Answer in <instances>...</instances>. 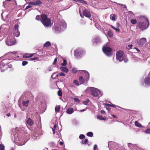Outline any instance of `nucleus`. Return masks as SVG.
<instances>
[{
	"mask_svg": "<svg viewBox=\"0 0 150 150\" xmlns=\"http://www.w3.org/2000/svg\"><path fill=\"white\" fill-rule=\"evenodd\" d=\"M57 127V125H55L54 127H53V128L54 129H55Z\"/></svg>",
	"mask_w": 150,
	"mask_h": 150,
	"instance_id": "62",
	"label": "nucleus"
},
{
	"mask_svg": "<svg viewBox=\"0 0 150 150\" xmlns=\"http://www.w3.org/2000/svg\"><path fill=\"white\" fill-rule=\"evenodd\" d=\"M100 42V38L98 36H95L93 40V43L94 45H96Z\"/></svg>",
	"mask_w": 150,
	"mask_h": 150,
	"instance_id": "7",
	"label": "nucleus"
},
{
	"mask_svg": "<svg viewBox=\"0 0 150 150\" xmlns=\"http://www.w3.org/2000/svg\"><path fill=\"white\" fill-rule=\"evenodd\" d=\"M29 54L26 53L24 54L23 55V58H28L30 57Z\"/></svg>",
	"mask_w": 150,
	"mask_h": 150,
	"instance_id": "30",
	"label": "nucleus"
},
{
	"mask_svg": "<svg viewBox=\"0 0 150 150\" xmlns=\"http://www.w3.org/2000/svg\"><path fill=\"white\" fill-rule=\"evenodd\" d=\"M58 95L59 96H62V92L61 90H59L58 91Z\"/></svg>",
	"mask_w": 150,
	"mask_h": 150,
	"instance_id": "38",
	"label": "nucleus"
},
{
	"mask_svg": "<svg viewBox=\"0 0 150 150\" xmlns=\"http://www.w3.org/2000/svg\"><path fill=\"white\" fill-rule=\"evenodd\" d=\"M18 27L19 26L18 24L15 25L14 27V30L16 31L19 30L18 29Z\"/></svg>",
	"mask_w": 150,
	"mask_h": 150,
	"instance_id": "32",
	"label": "nucleus"
},
{
	"mask_svg": "<svg viewBox=\"0 0 150 150\" xmlns=\"http://www.w3.org/2000/svg\"><path fill=\"white\" fill-rule=\"evenodd\" d=\"M97 148V145L96 144H95L93 146V149L94 150H95Z\"/></svg>",
	"mask_w": 150,
	"mask_h": 150,
	"instance_id": "52",
	"label": "nucleus"
},
{
	"mask_svg": "<svg viewBox=\"0 0 150 150\" xmlns=\"http://www.w3.org/2000/svg\"><path fill=\"white\" fill-rule=\"evenodd\" d=\"M3 67H0V71L2 72H3L5 71V69H3Z\"/></svg>",
	"mask_w": 150,
	"mask_h": 150,
	"instance_id": "45",
	"label": "nucleus"
},
{
	"mask_svg": "<svg viewBox=\"0 0 150 150\" xmlns=\"http://www.w3.org/2000/svg\"><path fill=\"white\" fill-rule=\"evenodd\" d=\"M55 111L57 112H59L60 110V108L59 106H56L55 108Z\"/></svg>",
	"mask_w": 150,
	"mask_h": 150,
	"instance_id": "31",
	"label": "nucleus"
},
{
	"mask_svg": "<svg viewBox=\"0 0 150 150\" xmlns=\"http://www.w3.org/2000/svg\"><path fill=\"white\" fill-rule=\"evenodd\" d=\"M6 115L8 116H11V115L10 113H8L6 114Z\"/></svg>",
	"mask_w": 150,
	"mask_h": 150,
	"instance_id": "64",
	"label": "nucleus"
},
{
	"mask_svg": "<svg viewBox=\"0 0 150 150\" xmlns=\"http://www.w3.org/2000/svg\"><path fill=\"white\" fill-rule=\"evenodd\" d=\"M36 19L38 20H40L41 21V16H40V15H37L36 17Z\"/></svg>",
	"mask_w": 150,
	"mask_h": 150,
	"instance_id": "34",
	"label": "nucleus"
},
{
	"mask_svg": "<svg viewBox=\"0 0 150 150\" xmlns=\"http://www.w3.org/2000/svg\"><path fill=\"white\" fill-rule=\"evenodd\" d=\"M146 42V39L145 38H142L138 42L139 45L142 47L145 44Z\"/></svg>",
	"mask_w": 150,
	"mask_h": 150,
	"instance_id": "8",
	"label": "nucleus"
},
{
	"mask_svg": "<svg viewBox=\"0 0 150 150\" xmlns=\"http://www.w3.org/2000/svg\"><path fill=\"white\" fill-rule=\"evenodd\" d=\"M89 101V100L88 99L87 100L83 102V103L84 104L86 105L88 103Z\"/></svg>",
	"mask_w": 150,
	"mask_h": 150,
	"instance_id": "46",
	"label": "nucleus"
},
{
	"mask_svg": "<svg viewBox=\"0 0 150 150\" xmlns=\"http://www.w3.org/2000/svg\"><path fill=\"white\" fill-rule=\"evenodd\" d=\"M134 124L136 126L139 127H140L142 126V125L140 123H139L137 121H136L135 122Z\"/></svg>",
	"mask_w": 150,
	"mask_h": 150,
	"instance_id": "23",
	"label": "nucleus"
},
{
	"mask_svg": "<svg viewBox=\"0 0 150 150\" xmlns=\"http://www.w3.org/2000/svg\"><path fill=\"white\" fill-rule=\"evenodd\" d=\"M14 34L15 36L18 37L20 35V33L19 30L15 31L14 30Z\"/></svg>",
	"mask_w": 150,
	"mask_h": 150,
	"instance_id": "18",
	"label": "nucleus"
},
{
	"mask_svg": "<svg viewBox=\"0 0 150 150\" xmlns=\"http://www.w3.org/2000/svg\"><path fill=\"white\" fill-rule=\"evenodd\" d=\"M115 30L117 33L120 32V30L119 28H116L115 29Z\"/></svg>",
	"mask_w": 150,
	"mask_h": 150,
	"instance_id": "51",
	"label": "nucleus"
},
{
	"mask_svg": "<svg viewBox=\"0 0 150 150\" xmlns=\"http://www.w3.org/2000/svg\"><path fill=\"white\" fill-rule=\"evenodd\" d=\"M67 61L65 59H63V62L61 64V65L62 66H65L67 65Z\"/></svg>",
	"mask_w": 150,
	"mask_h": 150,
	"instance_id": "28",
	"label": "nucleus"
},
{
	"mask_svg": "<svg viewBox=\"0 0 150 150\" xmlns=\"http://www.w3.org/2000/svg\"><path fill=\"white\" fill-rule=\"evenodd\" d=\"M8 67L9 68H11L12 67V65L11 64H10L9 63H8Z\"/></svg>",
	"mask_w": 150,
	"mask_h": 150,
	"instance_id": "55",
	"label": "nucleus"
},
{
	"mask_svg": "<svg viewBox=\"0 0 150 150\" xmlns=\"http://www.w3.org/2000/svg\"><path fill=\"white\" fill-rule=\"evenodd\" d=\"M97 118L98 119H99L101 120H105L106 118L105 117H103L102 116L98 115L97 116Z\"/></svg>",
	"mask_w": 150,
	"mask_h": 150,
	"instance_id": "17",
	"label": "nucleus"
},
{
	"mask_svg": "<svg viewBox=\"0 0 150 150\" xmlns=\"http://www.w3.org/2000/svg\"><path fill=\"white\" fill-rule=\"evenodd\" d=\"M28 5H36L35 1L30 2L29 3Z\"/></svg>",
	"mask_w": 150,
	"mask_h": 150,
	"instance_id": "39",
	"label": "nucleus"
},
{
	"mask_svg": "<svg viewBox=\"0 0 150 150\" xmlns=\"http://www.w3.org/2000/svg\"><path fill=\"white\" fill-rule=\"evenodd\" d=\"M27 122L30 126H32L33 124V122L30 118L28 119Z\"/></svg>",
	"mask_w": 150,
	"mask_h": 150,
	"instance_id": "12",
	"label": "nucleus"
},
{
	"mask_svg": "<svg viewBox=\"0 0 150 150\" xmlns=\"http://www.w3.org/2000/svg\"><path fill=\"white\" fill-rule=\"evenodd\" d=\"M112 116L114 118H117L116 116L114 115H112Z\"/></svg>",
	"mask_w": 150,
	"mask_h": 150,
	"instance_id": "60",
	"label": "nucleus"
},
{
	"mask_svg": "<svg viewBox=\"0 0 150 150\" xmlns=\"http://www.w3.org/2000/svg\"><path fill=\"white\" fill-rule=\"evenodd\" d=\"M124 54V52L121 50H119L117 52L116 54V59L117 60L120 62H122L123 58L122 57Z\"/></svg>",
	"mask_w": 150,
	"mask_h": 150,
	"instance_id": "5",
	"label": "nucleus"
},
{
	"mask_svg": "<svg viewBox=\"0 0 150 150\" xmlns=\"http://www.w3.org/2000/svg\"><path fill=\"white\" fill-rule=\"evenodd\" d=\"M106 109L108 110H109H109H110V108H109V107H106Z\"/></svg>",
	"mask_w": 150,
	"mask_h": 150,
	"instance_id": "61",
	"label": "nucleus"
},
{
	"mask_svg": "<svg viewBox=\"0 0 150 150\" xmlns=\"http://www.w3.org/2000/svg\"><path fill=\"white\" fill-rule=\"evenodd\" d=\"M83 13L84 16L87 18H90L91 17V14L90 12H89L87 9H84L83 11Z\"/></svg>",
	"mask_w": 150,
	"mask_h": 150,
	"instance_id": "10",
	"label": "nucleus"
},
{
	"mask_svg": "<svg viewBox=\"0 0 150 150\" xmlns=\"http://www.w3.org/2000/svg\"><path fill=\"white\" fill-rule=\"evenodd\" d=\"M28 62L27 61H24L22 62V65L23 66H24L26 65L28 63Z\"/></svg>",
	"mask_w": 150,
	"mask_h": 150,
	"instance_id": "43",
	"label": "nucleus"
},
{
	"mask_svg": "<svg viewBox=\"0 0 150 150\" xmlns=\"http://www.w3.org/2000/svg\"><path fill=\"white\" fill-rule=\"evenodd\" d=\"M74 83L77 86L79 85V83L78 81L76 80H74Z\"/></svg>",
	"mask_w": 150,
	"mask_h": 150,
	"instance_id": "41",
	"label": "nucleus"
},
{
	"mask_svg": "<svg viewBox=\"0 0 150 150\" xmlns=\"http://www.w3.org/2000/svg\"><path fill=\"white\" fill-rule=\"evenodd\" d=\"M4 145L0 144V150H4Z\"/></svg>",
	"mask_w": 150,
	"mask_h": 150,
	"instance_id": "42",
	"label": "nucleus"
},
{
	"mask_svg": "<svg viewBox=\"0 0 150 150\" xmlns=\"http://www.w3.org/2000/svg\"><path fill=\"white\" fill-rule=\"evenodd\" d=\"M137 21L135 19H132L131 20V23L133 24H135L137 23Z\"/></svg>",
	"mask_w": 150,
	"mask_h": 150,
	"instance_id": "26",
	"label": "nucleus"
},
{
	"mask_svg": "<svg viewBox=\"0 0 150 150\" xmlns=\"http://www.w3.org/2000/svg\"><path fill=\"white\" fill-rule=\"evenodd\" d=\"M102 113H105V111H104V110H102L101 111H100Z\"/></svg>",
	"mask_w": 150,
	"mask_h": 150,
	"instance_id": "59",
	"label": "nucleus"
},
{
	"mask_svg": "<svg viewBox=\"0 0 150 150\" xmlns=\"http://www.w3.org/2000/svg\"><path fill=\"white\" fill-rule=\"evenodd\" d=\"M57 61V58H55L54 59V61L53 62V64H56Z\"/></svg>",
	"mask_w": 150,
	"mask_h": 150,
	"instance_id": "49",
	"label": "nucleus"
},
{
	"mask_svg": "<svg viewBox=\"0 0 150 150\" xmlns=\"http://www.w3.org/2000/svg\"><path fill=\"white\" fill-rule=\"evenodd\" d=\"M108 34L110 37H111L113 36V33L111 31H109L108 32Z\"/></svg>",
	"mask_w": 150,
	"mask_h": 150,
	"instance_id": "40",
	"label": "nucleus"
},
{
	"mask_svg": "<svg viewBox=\"0 0 150 150\" xmlns=\"http://www.w3.org/2000/svg\"><path fill=\"white\" fill-rule=\"evenodd\" d=\"M104 105H106V106L111 107H113V108L115 107H116V106L115 105H114L112 104H109L105 103V104H104Z\"/></svg>",
	"mask_w": 150,
	"mask_h": 150,
	"instance_id": "24",
	"label": "nucleus"
},
{
	"mask_svg": "<svg viewBox=\"0 0 150 150\" xmlns=\"http://www.w3.org/2000/svg\"><path fill=\"white\" fill-rule=\"evenodd\" d=\"M31 7H32V6H31V5H29L28 6H27L26 7L25 9L26 10V9H28L29 8H31Z\"/></svg>",
	"mask_w": 150,
	"mask_h": 150,
	"instance_id": "50",
	"label": "nucleus"
},
{
	"mask_svg": "<svg viewBox=\"0 0 150 150\" xmlns=\"http://www.w3.org/2000/svg\"><path fill=\"white\" fill-rule=\"evenodd\" d=\"M133 45H128V47H129V49H131L132 47V46Z\"/></svg>",
	"mask_w": 150,
	"mask_h": 150,
	"instance_id": "54",
	"label": "nucleus"
},
{
	"mask_svg": "<svg viewBox=\"0 0 150 150\" xmlns=\"http://www.w3.org/2000/svg\"><path fill=\"white\" fill-rule=\"evenodd\" d=\"M85 136L84 134H81L80 135L79 138L81 139H82L85 138Z\"/></svg>",
	"mask_w": 150,
	"mask_h": 150,
	"instance_id": "36",
	"label": "nucleus"
},
{
	"mask_svg": "<svg viewBox=\"0 0 150 150\" xmlns=\"http://www.w3.org/2000/svg\"><path fill=\"white\" fill-rule=\"evenodd\" d=\"M29 102V100H27L26 101H23L22 102V104L23 106H25L26 107H27L28 106V104Z\"/></svg>",
	"mask_w": 150,
	"mask_h": 150,
	"instance_id": "16",
	"label": "nucleus"
},
{
	"mask_svg": "<svg viewBox=\"0 0 150 150\" xmlns=\"http://www.w3.org/2000/svg\"><path fill=\"white\" fill-rule=\"evenodd\" d=\"M33 54H29L30 57H33Z\"/></svg>",
	"mask_w": 150,
	"mask_h": 150,
	"instance_id": "58",
	"label": "nucleus"
},
{
	"mask_svg": "<svg viewBox=\"0 0 150 150\" xmlns=\"http://www.w3.org/2000/svg\"><path fill=\"white\" fill-rule=\"evenodd\" d=\"M5 60H4L1 61L0 63V66L2 67H4L5 66Z\"/></svg>",
	"mask_w": 150,
	"mask_h": 150,
	"instance_id": "21",
	"label": "nucleus"
},
{
	"mask_svg": "<svg viewBox=\"0 0 150 150\" xmlns=\"http://www.w3.org/2000/svg\"><path fill=\"white\" fill-rule=\"evenodd\" d=\"M63 142H60L59 144L60 146H62L63 144Z\"/></svg>",
	"mask_w": 150,
	"mask_h": 150,
	"instance_id": "57",
	"label": "nucleus"
},
{
	"mask_svg": "<svg viewBox=\"0 0 150 150\" xmlns=\"http://www.w3.org/2000/svg\"><path fill=\"white\" fill-rule=\"evenodd\" d=\"M134 49H135L138 52H140V50L137 48L135 47H134Z\"/></svg>",
	"mask_w": 150,
	"mask_h": 150,
	"instance_id": "56",
	"label": "nucleus"
},
{
	"mask_svg": "<svg viewBox=\"0 0 150 150\" xmlns=\"http://www.w3.org/2000/svg\"><path fill=\"white\" fill-rule=\"evenodd\" d=\"M74 100L76 102H78V103L80 102V100L79 99L77 98H74Z\"/></svg>",
	"mask_w": 150,
	"mask_h": 150,
	"instance_id": "47",
	"label": "nucleus"
},
{
	"mask_svg": "<svg viewBox=\"0 0 150 150\" xmlns=\"http://www.w3.org/2000/svg\"><path fill=\"white\" fill-rule=\"evenodd\" d=\"M74 112L73 109L72 108H70L67 109V112L69 114H71L73 113Z\"/></svg>",
	"mask_w": 150,
	"mask_h": 150,
	"instance_id": "13",
	"label": "nucleus"
},
{
	"mask_svg": "<svg viewBox=\"0 0 150 150\" xmlns=\"http://www.w3.org/2000/svg\"><path fill=\"white\" fill-rule=\"evenodd\" d=\"M88 142V140L87 139H85L84 140H82L81 141V144H87Z\"/></svg>",
	"mask_w": 150,
	"mask_h": 150,
	"instance_id": "20",
	"label": "nucleus"
},
{
	"mask_svg": "<svg viewBox=\"0 0 150 150\" xmlns=\"http://www.w3.org/2000/svg\"><path fill=\"white\" fill-rule=\"evenodd\" d=\"M103 52L108 57H110L112 55L111 52L112 49L109 47H107L104 45L103 47Z\"/></svg>",
	"mask_w": 150,
	"mask_h": 150,
	"instance_id": "4",
	"label": "nucleus"
},
{
	"mask_svg": "<svg viewBox=\"0 0 150 150\" xmlns=\"http://www.w3.org/2000/svg\"><path fill=\"white\" fill-rule=\"evenodd\" d=\"M80 52H81V50L79 49H76L74 51V54L76 56L80 55L79 53Z\"/></svg>",
	"mask_w": 150,
	"mask_h": 150,
	"instance_id": "14",
	"label": "nucleus"
},
{
	"mask_svg": "<svg viewBox=\"0 0 150 150\" xmlns=\"http://www.w3.org/2000/svg\"><path fill=\"white\" fill-rule=\"evenodd\" d=\"M77 1L80 3H82L84 4H87L86 2L83 0H77Z\"/></svg>",
	"mask_w": 150,
	"mask_h": 150,
	"instance_id": "37",
	"label": "nucleus"
},
{
	"mask_svg": "<svg viewBox=\"0 0 150 150\" xmlns=\"http://www.w3.org/2000/svg\"><path fill=\"white\" fill-rule=\"evenodd\" d=\"M38 59V58L37 57H35V58H31L30 59V60H32V61H33V60H36L37 59Z\"/></svg>",
	"mask_w": 150,
	"mask_h": 150,
	"instance_id": "53",
	"label": "nucleus"
},
{
	"mask_svg": "<svg viewBox=\"0 0 150 150\" xmlns=\"http://www.w3.org/2000/svg\"><path fill=\"white\" fill-rule=\"evenodd\" d=\"M144 82L145 84L150 86V74H149L148 76L145 78Z\"/></svg>",
	"mask_w": 150,
	"mask_h": 150,
	"instance_id": "9",
	"label": "nucleus"
},
{
	"mask_svg": "<svg viewBox=\"0 0 150 150\" xmlns=\"http://www.w3.org/2000/svg\"><path fill=\"white\" fill-rule=\"evenodd\" d=\"M71 71L72 73H75L77 71L75 68H73L71 70Z\"/></svg>",
	"mask_w": 150,
	"mask_h": 150,
	"instance_id": "44",
	"label": "nucleus"
},
{
	"mask_svg": "<svg viewBox=\"0 0 150 150\" xmlns=\"http://www.w3.org/2000/svg\"><path fill=\"white\" fill-rule=\"evenodd\" d=\"M41 22L46 27H48L51 24V20L45 14L41 15Z\"/></svg>",
	"mask_w": 150,
	"mask_h": 150,
	"instance_id": "2",
	"label": "nucleus"
},
{
	"mask_svg": "<svg viewBox=\"0 0 150 150\" xmlns=\"http://www.w3.org/2000/svg\"><path fill=\"white\" fill-rule=\"evenodd\" d=\"M87 135L88 136L92 137L93 136V133L92 132H88L87 133Z\"/></svg>",
	"mask_w": 150,
	"mask_h": 150,
	"instance_id": "25",
	"label": "nucleus"
},
{
	"mask_svg": "<svg viewBox=\"0 0 150 150\" xmlns=\"http://www.w3.org/2000/svg\"><path fill=\"white\" fill-rule=\"evenodd\" d=\"M115 15L114 14H111L110 16V18L112 20L115 21Z\"/></svg>",
	"mask_w": 150,
	"mask_h": 150,
	"instance_id": "29",
	"label": "nucleus"
},
{
	"mask_svg": "<svg viewBox=\"0 0 150 150\" xmlns=\"http://www.w3.org/2000/svg\"><path fill=\"white\" fill-rule=\"evenodd\" d=\"M90 92L91 94L94 97H100L102 96L100 91L96 88H91Z\"/></svg>",
	"mask_w": 150,
	"mask_h": 150,
	"instance_id": "3",
	"label": "nucleus"
},
{
	"mask_svg": "<svg viewBox=\"0 0 150 150\" xmlns=\"http://www.w3.org/2000/svg\"><path fill=\"white\" fill-rule=\"evenodd\" d=\"M144 132L147 134H150V129L148 128L144 131Z\"/></svg>",
	"mask_w": 150,
	"mask_h": 150,
	"instance_id": "35",
	"label": "nucleus"
},
{
	"mask_svg": "<svg viewBox=\"0 0 150 150\" xmlns=\"http://www.w3.org/2000/svg\"><path fill=\"white\" fill-rule=\"evenodd\" d=\"M59 75L60 76H65V74L63 72H61V73H60L59 74Z\"/></svg>",
	"mask_w": 150,
	"mask_h": 150,
	"instance_id": "48",
	"label": "nucleus"
},
{
	"mask_svg": "<svg viewBox=\"0 0 150 150\" xmlns=\"http://www.w3.org/2000/svg\"><path fill=\"white\" fill-rule=\"evenodd\" d=\"M67 25L65 22H62L60 23L59 26L60 27V30H64L66 28Z\"/></svg>",
	"mask_w": 150,
	"mask_h": 150,
	"instance_id": "11",
	"label": "nucleus"
},
{
	"mask_svg": "<svg viewBox=\"0 0 150 150\" xmlns=\"http://www.w3.org/2000/svg\"><path fill=\"white\" fill-rule=\"evenodd\" d=\"M139 17L142 20H145L146 22H138L137 24L136 28L140 31H142L147 28L149 25V21L148 19L144 16H140Z\"/></svg>",
	"mask_w": 150,
	"mask_h": 150,
	"instance_id": "1",
	"label": "nucleus"
},
{
	"mask_svg": "<svg viewBox=\"0 0 150 150\" xmlns=\"http://www.w3.org/2000/svg\"><path fill=\"white\" fill-rule=\"evenodd\" d=\"M35 3L36 5L40 6V5L42 4V2L40 0H38L37 1H35Z\"/></svg>",
	"mask_w": 150,
	"mask_h": 150,
	"instance_id": "27",
	"label": "nucleus"
},
{
	"mask_svg": "<svg viewBox=\"0 0 150 150\" xmlns=\"http://www.w3.org/2000/svg\"><path fill=\"white\" fill-rule=\"evenodd\" d=\"M111 28L115 30V27H114L112 25H111Z\"/></svg>",
	"mask_w": 150,
	"mask_h": 150,
	"instance_id": "63",
	"label": "nucleus"
},
{
	"mask_svg": "<svg viewBox=\"0 0 150 150\" xmlns=\"http://www.w3.org/2000/svg\"><path fill=\"white\" fill-rule=\"evenodd\" d=\"M60 69L61 71H63L67 73L68 71V69L66 67H61L60 68Z\"/></svg>",
	"mask_w": 150,
	"mask_h": 150,
	"instance_id": "15",
	"label": "nucleus"
},
{
	"mask_svg": "<svg viewBox=\"0 0 150 150\" xmlns=\"http://www.w3.org/2000/svg\"><path fill=\"white\" fill-rule=\"evenodd\" d=\"M51 43L50 42L47 41L45 42L44 44V46L45 47H48L51 45Z\"/></svg>",
	"mask_w": 150,
	"mask_h": 150,
	"instance_id": "22",
	"label": "nucleus"
},
{
	"mask_svg": "<svg viewBox=\"0 0 150 150\" xmlns=\"http://www.w3.org/2000/svg\"><path fill=\"white\" fill-rule=\"evenodd\" d=\"M54 29L56 31H59L60 29V27L59 26H59L58 25H57V26H55L54 27Z\"/></svg>",
	"mask_w": 150,
	"mask_h": 150,
	"instance_id": "33",
	"label": "nucleus"
},
{
	"mask_svg": "<svg viewBox=\"0 0 150 150\" xmlns=\"http://www.w3.org/2000/svg\"><path fill=\"white\" fill-rule=\"evenodd\" d=\"M6 42L7 45L11 46L14 45L15 43L16 40L13 37L11 38L8 37L7 38Z\"/></svg>",
	"mask_w": 150,
	"mask_h": 150,
	"instance_id": "6",
	"label": "nucleus"
},
{
	"mask_svg": "<svg viewBox=\"0 0 150 150\" xmlns=\"http://www.w3.org/2000/svg\"><path fill=\"white\" fill-rule=\"evenodd\" d=\"M79 80L80 84L84 83L85 82L84 79L82 76H80L79 78Z\"/></svg>",
	"mask_w": 150,
	"mask_h": 150,
	"instance_id": "19",
	"label": "nucleus"
}]
</instances>
